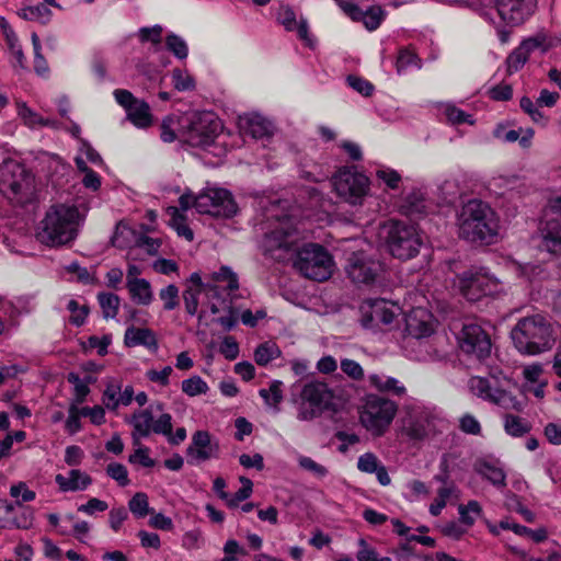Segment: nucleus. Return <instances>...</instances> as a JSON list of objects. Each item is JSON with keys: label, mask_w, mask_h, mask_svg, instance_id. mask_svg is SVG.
<instances>
[{"label": "nucleus", "mask_w": 561, "mask_h": 561, "mask_svg": "<svg viewBox=\"0 0 561 561\" xmlns=\"http://www.w3.org/2000/svg\"><path fill=\"white\" fill-rule=\"evenodd\" d=\"M159 297L163 301L164 310L171 311L179 305V288L170 284L159 291Z\"/></svg>", "instance_id": "nucleus-50"}, {"label": "nucleus", "mask_w": 561, "mask_h": 561, "mask_svg": "<svg viewBox=\"0 0 561 561\" xmlns=\"http://www.w3.org/2000/svg\"><path fill=\"white\" fill-rule=\"evenodd\" d=\"M124 343L127 347L144 346L150 352H157L159 347L156 333L151 329L134 325L126 329Z\"/></svg>", "instance_id": "nucleus-24"}, {"label": "nucleus", "mask_w": 561, "mask_h": 561, "mask_svg": "<svg viewBox=\"0 0 561 561\" xmlns=\"http://www.w3.org/2000/svg\"><path fill=\"white\" fill-rule=\"evenodd\" d=\"M457 279L460 294L469 301H478L503 290L502 283L485 266L473 265L457 275Z\"/></svg>", "instance_id": "nucleus-8"}, {"label": "nucleus", "mask_w": 561, "mask_h": 561, "mask_svg": "<svg viewBox=\"0 0 561 561\" xmlns=\"http://www.w3.org/2000/svg\"><path fill=\"white\" fill-rule=\"evenodd\" d=\"M442 108L447 121L453 125H460L465 123L470 125L473 124V119L470 114H467L451 103L444 104Z\"/></svg>", "instance_id": "nucleus-43"}, {"label": "nucleus", "mask_w": 561, "mask_h": 561, "mask_svg": "<svg viewBox=\"0 0 561 561\" xmlns=\"http://www.w3.org/2000/svg\"><path fill=\"white\" fill-rule=\"evenodd\" d=\"M457 491L456 485L450 483L449 485L442 486L437 490V497L430 505V513L432 516H438L447 504V501Z\"/></svg>", "instance_id": "nucleus-37"}, {"label": "nucleus", "mask_w": 561, "mask_h": 561, "mask_svg": "<svg viewBox=\"0 0 561 561\" xmlns=\"http://www.w3.org/2000/svg\"><path fill=\"white\" fill-rule=\"evenodd\" d=\"M529 56L518 46L507 57V72L514 73L518 71L527 62Z\"/></svg>", "instance_id": "nucleus-51"}, {"label": "nucleus", "mask_w": 561, "mask_h": 561, "mask_svg": "<svg viewBox=\"0 0 561 561\" xmlns=\"http://www.w3.org/2000/svg\"><path fill=\"white\" fill-rule=\"evenodd\" d=\"M515 347L523 354L536 355L551 348L552 329L541 314L520 319L511 332Z\"/></svg>", "instance_id": "nucleus-6"}, {"label": "nucleus", "mask_w": 561, "mask_h": 561, "mask_svg": "<svg viewBox=\"0 0 561 561\" xmlns=\"http://www.w3.org/2000/svg\"><path fill=\"white\" fill-rule=\"evenodd\" d=\"M178 119L174 116H167L160 125V137L164 142H173L176 139L175 127Z\"/></svg>", "instance_id": "nucleus-54"}, {"label": "nucleus", "mask_w": 561, "mask_h": 561, "mask_svg": "<svg viewBox=\"0 0 561 561\" xmlns=\"http://www.w3.org/2000/svg\"><path fill=\"white\" fill-rule=\"evenodd\" d=\"M457 339L460 350L478 359L485 358L491 352V340L479 324H465Z\"/></svg>", "instance_id": "nucleus-18"}, {"label": "nucleus", "mask_w": 561, "mask_h": 561, "mask_svg": "<svg viewBox=\"0 0 561 561\" xmlns=\"http://www.w3.org/2000/svg\"><path fill=\"white\" fill-rule=\"evenodd\" d=\"M448 425L447 419L436 407L410 400L402 407L399 432L409 442L420 443L444 433Z\"/></svg>", "instance_id": "nucleus-2"}, {"label": "nucleus", "mask_w": 561, "mask_h": 561, "mask_svg": "<svg viewBox=\"0 0 561 561\" xmlns=\"http://www.w3.org/2000/svg\"><path fill=\"white\" fill-rule=\"evenodd\" d=\"M541 245L552 254H561V222L559 219H548L541 228Z\"/></svg>", "instance_id": "nucleus-27"}, {"label": "nucleus", "mask_w": 561, "mask_h": 561, "mask_svg": "<svg viewBox=\"0 0 561 561\" xmlns=\"http://www.w3.org/2000/svg\"><path fill=\"white\" fill-rule=\"evenodd\" d=\"M346 81L352 89L364 96H369L374 91V85L362 77L350 75Z\"/></svg>", "instance_id": "nucleus-62"}, {"label": "nucleus", "mask_w": 561, "mask_h": 561, "mask_svg": "<svg viewBox=\"0 0 561 561\" xmlns=\"http://www.w3.org/2000/svg\"><path fill=\"white\" fill-rule=\"evenodd\" d=\"M21 15L30 21H37L39 23H47L50 20L51 11L46 3H38L22 9Z\"/></svg>", "instance_id": "nucleus-40"}, {"label": "nucleus", "mask_w": 561, "mask_h": 561, "mask_svg": "<svg viewBox=\"0 0 561 561\" xmlns=\"http://www.w3.org/2000/svg\"><path fill=\"white\" fill-rule=\"evenodd\" d=\"M83 221L77 206L53 205L41 221L37 239L50 247L67 245L77 239Z\"/></svg>", "instance_id": "nucleus-4"}, {"label": "nucleus", "mask_w": 561, "mask_h": 561, "mask_svg": "<svg viewBox=\"0 0 561 561\" xmlns=\"http://www.w3.org/2000/svg\"><path fill=\"white\" fill-rule=\"evenodd\" d=\"M10 495L15 499L21 497V501L16 502L18 505H21L22 502H32L36 497L35 492L30 490L24 482L13 484L10 488Z\"/></svg>", "instance_id": "nucleus-63"}, {"label": "nucleus", "mask_w": 561, "mask_h": 561, "mask_svg": "<svg viewBox=\"0 0 561 561\" xmlns=\"http://www.w3.org/2000/svg\"><path fill=\"white\" fill-rule=\"evenodd\" d=\"M282 352L275 342L266 341L257 345L254 351V360L260 366H266L278 358Z\"/></svg>", "instance_id": "nucleus-33"}, {"label": "nucleus", "mask_w": 561, "mask_h": 561, "mask_svg": "<svg viewBox=\"0 0 561 561\" xmlns=\"http://www.w3.org/2000/svg\"><path fill=\"white\" fill-rule=\"evenodd\" d=\"M459 428L469 435H480L482 430L480 422L470 413H466L459 419Z\"/></svg>", "instance_id": "nucleus-59"}, {"label": "nucleus", "mask_w": 561, "mask_h": 561, "mask_svg": "<svg viewBox=\"0 0 561 561\" xmlns=\"http://www.w3.org/2000/svg\"><path fill=\"white\" fill-rule=\"evenodd\" d=\"M282 387V381L274 380L268 389H260L259 394L267 405L277 408L284 398Z\"/></svg>", "instance_id": "nucleus-38"}, {"label": "nucleus", "mask_w": 561, "mask_h": 561, "mask_svg": "<svg viewBox=\"0 0 561 561\" xmlns=\"http://www.w3.org/2000/svg\"><path fill=\"white\" fill-rule=\"evenodd\" d=\"M160 245V239L151 238L146 234H139L135 240V247L146 251L149 255L158 253Z\"/></svg>", "instance_id": "nucleus-57"}, {"label": "nucleus", "mask_w": 561, "mask_h": 561, "mask_svg": "<svg viewBox=\"0 0 561 561\" xmlns=\"http://www.w3.org/2000/svg\"><path fill=\"white\" fill-rule=\"evenodd\" d=\"M369 383L381 392H390L394 396H404L407 389L404 385L394 377L383 374H373L368 378Z\"/></svg>", "instance_id": "nucleus-32"}, {"label": "nucleus", "mask_w": 561, "mask_h": 561, "mask_svg": "<svg viewBox=\"0 0 561 561\" xmlns=\"http://www.w3.org/2000/svg\"><path fill=\"white\" fill-rule=\"evenodd\" d=\"M129 423L133 425V438L137 443L140 438H146L152 433L153 415L150 409L136 411L130 416Z\"/></svg>", "instance_id": "nucleus-29"}, {"label": "nucleus", "mask_w": 561, "mask_h": 561, "mask_svg": "<svg viewBox=\"0 0 561 561\" xmlns=\"http://www.w3.org/2000/svg\"><path fill=\"white\" fill-rule=\"evenodd\" d=\"M277 21L288 32H297L298 37L309 47H312V39L309 35L308 22L305 19L297 21L296 13L288 5L280 7L277 13Z\"/></svg>", "instance_id": "nucleus-23"}, {"label": "nucleus", "mask_w": 561, "mask_h": 561, "mask_svg": "<svg viewBox=\"0 0 561 561\" xmlns=\"http://www.w3.org/2000/svg\"><path fill=\"white\" fill-rule=\"evenodd\" d=\"M379 234L389 252L400 260L414 257L423 243L416 227L401 220H388L380 227Z\"/></svg>", "instance_id": "nucleus-7"}, {"label": "nucleus", "mask_w": 561, "mask_h": 561, "mask_svg": "<svg viewBox=\"0 0 561 561\" xmlns=\"http://www.w3.org/2000/svg\"><path fill=\"white\" fill-rule=\"evenodd\" d=\"M414 65L420 68V65H417V56L408 48L401 49L396 64L398 73L403 72L405 69Z\"/></svg>", "instance_id": "nucleus-60"}, {"label": "nucleus", "mask_w": 561, "mask_h": 561, "mask_svg": "<svg viewBox=\"0 0 561 561\" xmlns=\"http://www.w3.org/2000/svg\"><path fill=\"white\" fill-rule=\"evenodd\" d=\"M163 28L161 25L156 24L151 27H141L138 31V37L140 42H150L153 45H160L162 41Z\"/></svg>", "instance_id": "nucleus-53"}, {"label": "nucleus", "mask_w": 561, "mask_h": 561, "mask_svg": "<svg viewBox=\"0 0 561 561\" xmlns=\"http://www.w3.org/2000/svg\"><path fill=\"white\" fill-rule=\"evenodd\" d=\"M115 101L124 107L127 118L137 128H147L151 126L153 116L149 104L135 98L131 92L125 89H116L114 92Z\"/></svg>", "instance_id": "nucleus-19"}, {"label": "nucleus", "mask_w": 561, "mask_h": 561, "mask_svg": "<svg viewBox=\"0 0 561 561\" xmlns=\"http://www.w3.org/2000/svg\"><path fill=\"white\" fill-rule=\"evenodd\" d=\"M173 373V368L171 366H164L161 370L149 369L146 373V377L151 382L158 383L162 387H165L170 383V376Z\"/></svg>", "instance_id": "nucleus-61"}, {"label": "nucleus", "mask_w": 561, "mask_h": 561, "mask_svg": "<svg viewBox=\"0 0 561 561\" xmlns=\"http://www.w3.org/2000/svg\"><path fill=\"white\" fill-rule=\"evenodd\" d=\"M259 207L261 218L257 225L264 231L261 245L263 253L273 260L282 261L297 240L294 220L290 216L283 214L279 201L271 203L266 208V201L261 199Z\"/></svg>", "instance_id": "nucleus-1"}, {"label": "nucleus", "mask_w": 561, "mask_h": 561, "mask_svg": "<svg viewBox=\"0 0 561 561\" xmlns=\"http://www.w3.org/2000/svg\"><path fill=\"white\" fill-rule=\"evenodd\" d=\"M191 285L195 290L203 291L208 299L220 300L225 305V295L230 296L232 291L239 288L238 276L228 266H221L213 274L211 282H203L198 273H192L190 276Z\"/></svg>", "instance_id": "nucleus-13"}, {"label": "nucleus", "mask_w": 561, "mask_h": 561, "mask_svg": "<svg viewBox=\"0 0 561 561\" xmlns=\"http://www.w3.org/2000/svg\"><path fill=\"white\" fill-rule=\"evenodd\" d=\"M383 16L385 12L380 7H371L368 10L363 11V18H360V21H363L367 30L375 31L381 24Z\"/></svg>", "instance_id": "nucleus-49"}, {"label": "nucleus", "mask_w": 561, "mask_h": 561, "mask_svg": "<svg viewBox=\"0 0 561 561\" xmlns=\"http://www.w3.org/2000/svg\"><path fill=\"white\" fill-rule=\"evenodd\" d=\"M360 324L374 333L390 330L398 307L382 298L366 299L360 306Z\"/></svg>", "instance_id": "nucleus-14"}, {"label": "nucleus", "mask_w": 561, "mask_h": 561, "mask_svg": "<svg viewBox=\"0 0 561 561\" xmlns=\"http://www.w3.org/2000/svg\"><path fill=\"white\" fill-rule=\"evenodd\" d=\"M201 294L204 293L195 290L193 287H187L182 295L186 313L191 317L197 316L199 321L203 318V311L198 312Z\"/></svg>", "instance_id": "nucleus-39"}, {"label": "nucleus", "mask_w": 561, "mask_h": 561, "mask_svg": "<svg viewBox=\"0 0 561 561\" xmlns=\"http://www.w3.org/2000/svg\"><path fill=\"white\" fill-rule=\"evenodd\" d=\"M405 331L414 339L430 336L434 332L432 314L423 308L411 310L405 317Z\"/></svg>", "instance_id": "nucleus-22"}, {"label": "nucleus", "mask_w": 561, "mask_h": 561, "mask_svg": "<svg viewBox=\"0 0 561 561\" xmlns=\"http://www.w3.org/2000/svg\"><path fill=\"white\" fill-rule=\"evenodd\" d=\"M106 472L113 480H116L122 486L127 485L129 482L127 469L125 466L121 463H110L106 468Z\"/></svg>", "instance_id": "nucleus-64"}, {"label": "nucleus", "mask_w": 561, "mask_h": 561, "mask_svg": "<svg viewBox=\"0 0 561 561\" xmlns=\"http://www.w3.org/2000/svg\"><path fill=\"white\" fill-rule=\"evenodd\" d=\"M477 471L495 486L506 485V474L500 467L490 462H481L477 466Z\"/></svg>", "instance_id": "nucleus-35"}, {"label": "nucleus", "mask_w": 561, "mask_h": 561, "mask_svg": "<svg viewBox=\"0 0 561 561\" xmlns=\"http://www.w3.org/2000/svg\"><path fill=\"white\" fill-rule=\"evenodd\" d=\"M241 128L255 139L268 137L273 133V125L259 114H249L240 118Z\"/></svg>", "instance_id": "nucleus-26"}, {"label": "nucleus", "mask_w": 561, "mask_h": 561, "mask_svg": "<svg viewBox=\"0 0 561 561\" xmlns=\"http://www.w3.org/2000/svg\"><path fill=\"white\" fill-rule=\"evenodd\" d=\"M518 182V178L515 175H499L490 180L489 185L493 190H499L500 194H503L506 190L514 188Z\"/></svg>", "instance_id": "nucleus-56"}, {"label": "nucleus", "mask_w": 561, "mask_h": 561, "mask_svg": "<svg viewBox=\"0 0 561 561\" xmlns=\"http://www.w3.org/2000/svg\"><path fill=\"white\" fill-rule=\"evenodd\" d=\"M130 299L141 306H148L153 300V293L150 283L141 278L140 280L126 282Z\"/></svg>", "instance_id": "nucleus-31"}, {"label": "nucleus", "mask_w": 561, "mask_h": 561, "mask_svg": "<svg viewBox=\"0 0 561 561\" xmlns=\"http://www.w3.org/2000/svg\"><path fill=\"white\" fill-rule=\"evenodd\" d=\"M239 481L241 482L242 486L233 495L229 494L228 500L226 501L229 507H237L240 502L249 499L252 494V481L245 477H240Z\"/></svg>", "instance_id": "nucleus-46"}, {"label": "nucleus", "mask_w": 561, "mask_h": 561, "mask_svg": "<svg viewBox=\"0 0 561 561\" xmlns=\"http://www.w3.org/2000/svg\"><path fill=\"white\" fill-rule=\"evenodd\" d=\"M298 463L300 468H302L306 471L311 472L313 476L318 478H323L328 474V469L316 462L312 458L300 455L298 457Z\"/></svg>", "instance_id": "nucleus-58"}, {"label": "nucleus", "mask_w": 561, "mask_h": 561, "mask_svg": "<svg viewBox=\"0 0 561 561\" xmlns=\"http://www.w3.org/2000/svg\"><path fill=\"white\" fill-rule=\"evenodd\" d=\"M165 46L178 59L183 60L187 58L188 46L183 37L170 33L165 37Z\"/></svg>", "instance_id": "nucleus-41"}, {"label": "nucleus", "mask_w": 561, "mask_h": 561, "mask_svg": "<svg viewBox=\"0 0 561 561\" xmlns=\"http://www.w3.org/2000/svg\"><path fill=\"white\" fill-rule=\"evenodd\" d=\"M561 44V36H553L546 32H538L536 35L524 39L519 47L529 56L535 50L546 53Z\"/></svg>", "instance_id": "nucleus-28"}, {"label": "nucleus", "mask_w": 561, "mask_h": 561, "mask_svg": "<svg viewBox=\"0 0 561 561\" xmlns=\"http://www.w3.org/2000/svg\"><path fill=\"white\" fill-rule=\"evenodd\" d=\"M295 267L305 277L323 282L332 274L333 261L322 245L309 243L297 252Z\"/></svg>", "instance_id": "nucleus-10"}, {"label": "nucleus", "mask_w": 561, "mask_h": 561, "mask_svg": "<svg viewBox=\"0 0 561 561\" xmlns=\"http://www.w3.org/2000/svg\"><path fill=\"white\" fill-rule=\"evenodd\" d=\"M67 309L71 313L69 322L75 327H81L88 317L89 308L85 305H79L75 299H70L67 304Z\"/></svg>", "instance_id": "nucleus-47"}, {"label": "nucleus", "mask_w": 561, "mask_h": 561, "mask_svg": "<svg viewBox=\"0 0 561 561\" xmlns=\"http://www.w3.org/2000/svg\"><path fill=\"white\" fill-rule=\"evenodd\" d=\"M194 207L199 214L222 218H231L238 211L232 194L219 187L207 188L199 193L194 201Z\"/></svg>", "instance_id": "nucleus-15"}, {"label": "nucleus", "mask_w": 561, "mask_h": 561, "mask_svg": "<svg viewBox=\"0 0 561 561\" xmlns=\"http://www.w3.org/2000/svg\"><path fill=\"white\" fill-rule=\"evenodd\" d=\"M458 513L460 516V522L466 526H472L476 519L481 515L482 507L479 502L472 500L469 501L466 505H459Z\"/></svg>", "instance_id": "nucleus-42"}, {"label": "nucleus", "mask_w": 561, "mask_h": 561, "mask_svg": "<svg viewBox=\"0 0 561 561\" xmlns=\"http://www.w3.org/2000/svg\"><path fill=\"white\" fill-rule=\"evenodd\" d=\"M55 482L62 492H77L85 490L92 483V479L79 469H71L68 477L60 473L57 474Z\"/></svg>", "instance_id": "nucleus-25"}, {"label": "nucleus", "mask_w": 561, "mask_h": 561, "mask_svg": "<svg viewBox=\"0 0 561 561\" xmlns=\"http://www.w3.org/2000/svg\"><path fill=\"white\" fill-rule=\"evenodd\" d=\"M172 82L175 90L180 92L195 89L194 78L185 70L175 68L172 70Z\"/></svg>", "instance_id": "nucleus-45"}, {"label": "nucleus", "mask_w": 561, "mask_h": 561, "mask_svg": "<svg viewBox=\"0 0 561 561\" xmlns=\"http://www.w3.org/2000/svg\"><path fill=\"white\" fill-rule=\"evenodd\" d=\"M536 3V0H496V10L504 22L519 25L534 13Z\"/></svg>", "instance_id": "nucleus-21"}, {"label": "nucleus", "mask_w": 561, "mask_h": 561, "mask_svg": "<svg viewBox=\"0 0 561 561\" xmlns=\"http://www.w3.org/2000/svg\"><path fill=\"white\" fill-rule=\"evenodd\" d=\"M332 184L337 196L352 205L362 204L369 191V179L354 167L340 168Z\"/></svg>", "instance_id": "nucleus-12"}, {"label": "nucleus", "mask_w": 561, "mask_h": 561, "mask_svg": "<svg viewBox=\"0 0 561 561\" xmlns=\"http://www.w3.org/2000/svg\"><path fill=\"white\" fill-rule=\"evenodd\" d=\"M296 417L302 422L313 421L325 412L336 413L343 402L339 392L325 381L311 379L293 389Z\"/></svg>", "instance_id": "nucleus-3"}, {"label": "nucleus", "mask_w": 561, "mask_h": 561, "mask_svg": "<svg viewBox=\"0 0 561 561\" xmlns=\"http://www.w3.org/2000/svg\"><path fill=\"white\" fill-rule=\"evenodd\" d=\"M98 301L105 319H114L118 313L121 299L112 293H100Z\"/></svg>", "instance_id": "nucleus-36"}, {"label": "nucleus", "mask_w": 561, "mask_h": 561, "mask_svg": "<svg viewBox=\"0 0 561 561\" xmlns=\"http://www.w3.org/2000/svg\"><path fill=\"white\" fill-rule=\"evenodd\" d=\"M221 129V122L215 113L195 112L187 118L184 141L192 147L206 148L214 144Z\"/></svg>", "instance_id": "nucleus-11"}, {"label": "nucleus", "mask_w": 561, "mask_h": 561, "mask_svg": "<svg viewBox=\"0 0 561 561\" xmlns=\"http://www.w3.org/2000/svg\"><path fill=\"white\" fill-rule=\"evenodd\" d=\"M181 388L182 391L190 397L205 394L209 389L206 381L199 376H193L184 379Z\"/></svg>", "instance_id": "nucleus-44"}, {"label": "nucleus", "mask_w": 561, "mask_h": 561, "mask_svg": "<svg viewBox=\"0 0 561 561\" xmlns=\"http://www.w3.org/2000/svg\"><path fill=\"white\" fill-rule=\"evenodd\" d=\"M400 211L411 218H419L426 211L424 195L420 190H413L405 195L400 204Z\"/></svg>", "instance_id": "nucleus-30"}, {"label": "nucleus", "mask_w": 561, "mask_h": 561, "mask_svg": "<svg viewBox=\"0 0 561 561\" xmlns=\"http://www.w3.org/2000/svg\"><path fill=\"white\" fill-rule=\"evenodd\" d=\"M129 511L137 517L144 518L149 513V502L146 493H136L128 502Z\"/></svg>", "instance_id": "nucleus-48"}, {"label": "nucleus", "mask_w": 561, "mask_h": 561, "mask_svg": "<svg viewBox=\"0 0 561 561\" xmlns=\"http://www.w3.org/2000/svg\"><path fill=\"white\" fill-rule=\"evenodd\" d=\"M459 236L471 242H491L497 234L499 220L494 210L480 199H470L458 216Z\"/></svg>", "instance_id": "nucleus-5"}, {"label": "nucleus", "mask_w": 561, "mask_h": 561, "mask_svg": "<svg viewBox=\"0 0 561 561\" xmlns=\"http://www.w3.org/2000/svg\"><path fill=\"white\" fill-rule=\"evenodd\" d=\"M380 271V264L370 260L363 252H354L348 257L346 272L354 283H373Z\"/></svg>", "instance_id": "nucleus-20"}, {"label": "nucleus", "mask_w": 561, "mask_h": 561, "mask_svg": "<svg viewBox=\"0 0 561 561\" xmlns=\"http://www.w3.org/2000/svg\"><path fill=\"white\" fill-rule=\"evenodd\" d=\"M220 456L219 440L208 431L198 430L192 435L190 445L186 448L187 462L198 466L203 462L218 459Z\"/></svg>", "instance_id": "nucleus-17"}, {"label": "nucleus", "mask_w": 561, "mask_h": 561, "mask_svg": "<svg viewBox=\"0 0 561 561\" xmlns=\"http://www.w3.org/2000/svg\"><path fill=\"white\" fill-rule=\"evenodd\" d=\"M503 425L506 434L514 437H520L530 431V424L526 420L511 413L504 414Z\"/></svg>", "instance_id": "nucleus-34"}, {"label": "nucleus", "mask_w": 561, "mask_h": 561, "mask_svg": "<svg viewBox=\"0 0 561 561\" xmlns=\"http://www.w3.org/2000/svg\"><path fill=\"white\" fill-rule=\"evenodd\" d=\"M381 462L373 453H365L358 457L357 468L365 473H374L380 467Z\"/></svg>", "instance_id": "nucleus-52"}, {"label": "nucleus", "mask_w": 561, "mask_h": 561, "mask_svg": "<svg viewBox=\"0 0 561 561\" xmlns=\"http://www.w3.org/2000/svg\"><path fill=\"white\" fill-rule=\"evenodd\" d=\"M470 390L477 397L497 404L506 410H522V403L511 393L496 386V379L472 377L469 381Z\"/></svg>", "instance_id": "nucleus-16"}, {"label": "nucleus", "mask_w": 561, "mask_h": 561, "mask_svg": "<svg viewBox=\"0 0 561 561\" xmlns=\"http://www.w3.org/2000/svg\"><path fill=\"white\" fill-rule=\"evenodd\" d=\"M398 411L394 401L378 394H368L360 410L363 426L374 436H382L389 428Z\"/></svg>", "instance_id": "nucleus-9"}, {"label": "nucleus", "mask_w": 561, "mask_h": 561, "mask_svg": "<svg viewBox=\"0 0 561 561\" xmlns=\"http://www.w3.org/2000/svg\"><path fill=\"white\" fill-rule=\"evenodd\" d=\"M513 531L523 537H528L534 542H542L547 539V530L545 528L530 529L524 525H514Z\"/></svg>", "instance_id": "nucleus-55"}]
</instances>
